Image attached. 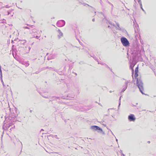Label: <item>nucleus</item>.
<instances>
[{
	"label": "nucleus",
	"mask_w": 156,
	"mask_h": 156,
	"mask_svg": "<svg viewBox=\"0 0 156 156\" xmlns=\"http://www.w3.org/2000/svg\"><path fill=\"white\" fill-rule=\"evenodd\" d=\"M110 5H111V6H112V9L113 7V5L112 3H111V4H110Z\"/></svg>",
	"instance_id": "nucleus-23"
},
{
	"label": "nucleus",
	"mask_w": 156,
	"mask_h": 156,
	"mask_svg": "<svg viewBox=\"0 0 156 156\" xmlns=\"http://www.w3.org/2000/svg\"><path fill=\"white\" fill-rule=\"evenodd\" d=\"M44 37H46V36H44Z\"/></svg>",
	"instance_id": "nucleus-48"
},
{
	"label": "nucleus",
	"mask_w": 156,
	"mask_h": 156,
	"mask_svg": "<svg viewBox=\"0 0 156 156\" xmlns=\"http://www.w3.org/2000/svg\"><path fill=\"white\" fill-rule=\"evenodd\" d=\"M90 128L94 131L99 130L98 132H100V133H101L103 131L102 129L101 128L96 126H91Z\"/></svg>",
	"instance_id": "nucleus-3"
},
{
	"label": "nucleus",
	"mask_w": 156,
	"mask_h": 156,
	"mask_svg": "<svg viewBox=\"0 0 156 156\" xmlns=\"http://www.w3.org/2000/svg\"><path fill=\"white\" fill-rule=\"evenodd\" d=\"M58 31L59 33V34L58 35L59 38H60L61 37L63 36V34L59 29L58 30Z\"/></svg>",
	"instance_id": "nucleus-8"
},
{
	"label": "nucleus",
	"mask_w": 156,
	"mask_h": 156,
	"mask_svg": "<svg viewBox=\"0 0 156 156\" xmlns=\"http://www.w3.org/2000/svg\"><path fill=\"white\" fill-rule=\"evenodd\" d=\"M120 153H121L122 155H123L124 156H125L124 154L123 153L122 150H120Z\"/></svg>",
	"instance_id": "nucleus-18"
},
{
	"label": "nucleus",
	"mask_w": 156,
	"mask_h": 156,
	"mask_svg": "<svg viewBox=\"0 0 156 156\" xmlns=\"http://www.w3.org/2000/svg\"><path fill=\"white\" fill-rule=\"evenodd\" d=\"M129 81H127L125 82V85L123 86V89L122 90L121 92H124L126 89L127 87L128 83H129Z\"/></svg>",
	"instance_id": "nucleus-6"
},
{
	"label": "nucleus",
	"mask_w": 156,
	"mask_h": 156,
	"mask_svg": "<svg viewBox=\"0 0 156 156\" xmlns=\"http://www.w3.org/2000/svg\"><path fill=\"white\" fill-rule=\"evenodd\" d=\"M80 44L81 45V44H82V43H80Z\"/></svg>",
	"instance_id": "nucleus-47"
},
{
	"label": "nucleus",
	"mask_w": 156,
	"mask_h": 156,
	"mask_svg": "<svg viewBox=\"0 0 156 156\" xmlns=\"http://www.w3.org/2000/svg\"><path fill=\"white\" fill-rule=\"evenodd\" d=\"M44 97L46 98H48V97Z\"/></svg>",
	"instance_id": "nucleus-31"
},
{
	"label": "nucleus",
	"mask_w": 156,
	"mask_h": 156,
	"mask_svg": "<svg viewBox=\"0 0 156 156\" xmlns=\"http://www.w3.org/2000/svg\"><path fill=\"white\" fill-rule=\"evenodd\" d=\"M98 64H101V65H105V63H100L99 62H98Z\"/></svg>",
	"instance_id": "nucleus-21"
},
{
	"label": "nucleus",
	"mask_w": 156,
	"mask_h": 156,
	"mask_svg": "<svg viewBox=\"0 0 156 156\" xmlns=\"http://www.w3.org/2000/svg\"><path fill=\"white\" fill-rule=\"evenodd\" d=\"M11 126V124L10 123H8L6 124V127L7 129H8L10 128Z\"/></svg>",
	"instance_id": "nucleus-11"
},
{
	"label": "nucleus",
	"mask_w": 156,
	"mask_h": 156,
	"mask_svg": "<svg viewBox=\"0 0 156 156\" xmlns=\"http://www.w3.org/2000/svg\"><path fill=\"white\" fill-rule=\"evenodd\" d=\"M29 63L27 62H26L25 63V65L26 66H29Z\"/></svg>",
	"instance_id": "nucleus-17"
},
{
	"label": "nucleus",
	"mask_w": 156,
	"mask_h": 156,
	"mask_svg": "<svg viewBox=\"0 0 156 156\" xmlns=\"http://www.w3.org/2000/svg\"><path fill=\"white\" fill-rule=\"evenodd\" d=\"M6 8H8L9 7V6L8 5H7L6 6V7H5Z\"/></svg>",
	"instance_id": "nucleus-26"
},
{
	"label": "nucleus",
	"mask_w": 156,
	"mask_h": 156,
	"mask_svg": "<svg viewBox=\"0 0 156 156\" xmlns=\"http://www.w3.org/2000/svg\"><path fill=\"white\" fill-rule=\"evenodd\" d=\"M24 28L26 29H29V28L28 27H25Z\"/></svg>",
	"instance_id": "nucleus-28"
},
{
	"label": "nucleus",
	"mask_w": 156,
	"mask_h": 156,
	"mask_svg": "<svg viewBox=\"0 0 156 156\" xmlns=\"http://www.w3.org/2000/svg\"><path fill=\"white\" fill-rule=\"evenodd\" d=\"M136 0L138 1V3H139V4H140V5L142 6V3L141 1V0Z\"/></svg>",
	"instance_id": "nucleus-13"
},
{
	"label": "nucleus",
	"mask_w": 156,
	"mask_h": 156,
	"mask_svg": "<svg viewBox=\"0 0 156 156\" xmlns=\"http://www.w3.org/2000/svg\"><path fill=\"white\" fill-rule=\"evenodd\" d=\"M40 37V36H36L35 37V38L36 39H38Z\"/></svg>",
	"instance_id": "nucleus-20"
},
{
	"label": "nucleus",
	"mask_w": 156,
	"mask_h": 156,
	"mask_svg": "<svg viewBox=\"0 0 156 156\" xmlns=\"http://www.w3.org/2000/svg\"><path fill=\"white\" fill-rule=\"evenodd\" d=\"M20 2H22V1H20Z\"/></svg>",
	"instance_id": "nucleus-44"
},
{
	"label": "nucleus",
	"mask_w": 156,
	"mask_h": 156,
	"mask_svg": "<svg viewBox=\"0 0 156 156\" xmlns=\"http://www.w3.org/2000/svg\"><path fill=\"white\" fill-rule=\"evenodd\" d=\"M112 24H113V25H113L114 27L115 26V25L114 24L112 23Z\"/></svg>",
	"instance_id": "nucleus-35"
},
{
	"label": "nucleus",
	"mask_w": 156,
	"mask_h": 156,
	"mask_svg": "<svg viewBox=\"0 0 156 156\" xmlns=\"http://www.w3.org/2000/svg\"><path fill=\"white\" fill-rule=\"evenodd\" d=\"M0 77H2V70H1V67L0 66Z\"/></svg>",
	"instance_id": "nucleus-15"
},
{
	"label": "nucleus",
	"mask_w": 156,
	"mask_h": 156,
	"mask_svg": "<svg viewBox=\"0 0 156 156\" xmlns=\"http://www.w3.org/2000/svg\"><path fill=\"white\" fill-rule=\"evenodd\" d=\"M140 6V8H141L142 9V10L144 12V11H144V10L143 9V8H142V6Z\"/></svg>",
	"instance_id": "nucleus-22"
},
{
	"label": "nucleus",
	"mask_w": 156,
	"mask_h": 156,
	"mask_svg": "<svg viewBox=\"0 0 156 156\" xmlns=\"http://www.w3.org/2000/svg\"><path fill=\"white\" fill-rule=\"evenodd\" d=\"M99 105H100V103H99L98 104Z\"/></svg>",
	"instance_id": "nucleus-46"
},
{
	"label": "nucleus",
	"mask_w": 156,
	"mask_h": 156,
	"mask_svg": "<svg viewBox=\"0 0 156 156\" xmlns=\"http://www.w3.org/2000/svg\"><path fill=\"white\" fill-rule=\"evenodd\" d=\"M110 130V131H111V132L112 133V134L114 136V135L113 133L112 132L111 130Z\"/></svg>",
	"instance_id": "nucleus-32"
},
{
	"label": "nucleus",
	"mask_w": 156,
	"mask_h": 156,
	"mask_svg": "<svg viewBox=\"0 0 156 156\" xmlns=\"http://www.w3.org/2000/svg\"><path fill=\"white\" fill-rule=\"evenodd\" d=\"M62 98H63L64 99H67V98H63V97H62Z\"/></svg>",
	"instance_id": "nucleus-30"
},
{
	"label": "nucleus",
	"mask_w": 156,
	"mask_h": 156,
	"mask_svg": "<svg viewBox=\"0 0 156 156\" xmlns=\"http://www.w3.org/2000/svg\"><path fill=\"white\" fill-rule=\"evenodd\" d=\"M115 23H116V24L117 25V27H116V28L117 29L119 30H121V28L119 26V24L118 23H117L115 21Z\"/></svg>",
	"instance_id": "nucleus-9"
},
{
	"label": "nucleus",
	"mask_w": 156,
	"mask_h": 156,
	"mask_svg": "<svg viewBox=\"0 0 156 156\" xmlns=\"http://www.w3.org/2000/svg\"><path fill=\"white\" fill-rule=\"evenodd\" d=\"M92 21H93V22H94V21H95V19H94V18H93V19H92Z\"/></svg>",
	"instance_id": "nucleus-29"
},
{
	"label": "nucleus",
	"mask_w": 156,
	"mask_h": 156,
	"mask_svg": "<svg viewBox=\"0 0 156 156\" xmlns=\"http://www.w3.org/2000/svg\"><path fill=\"white\" fill-rule=\"evenodd\" d=\"M103 125H104L105 126H106L105 125H104V124H103Z\"/></svg>",
	"instance_id": "nucleus-42"
},
{
	"label": "nucleus",
	"mask_w": 156,
	"mask_h": 156,
	"mask_svg": "<svg viewBox=\"0 0 156 156\" xmlns=\"http://www.w3.org/2000/svg\"><path fill=\"white\" fill-rule=\"evenodd\" d=\"M136 105H138V103H136Z\"/></svg>",
	"instance_id": "nucleus-45"
},
{
	"label": "nucleus",
	"mask_w": 156,
	"mask_h": 156,
	"mask_svg": "<svg viewBox=\"0 0 156 156\" xmlns=\"http://www.w3.org/2000/svg\"><path fill=\"white\" fill-rule=\"evenodd\" d=\"M110 109H108V112H109V110Z\"/></svg>",
	"instance_id": "nucleus-40"
},
{
	"label": "nucleus",
	"mask_w": 156,
	"mask_h": 156,
	"mask_svg": "<svg viewBox=\"0 0 156 156\" xmlns=\"http://www.w3.org/2000/svg\"><path fill=\"white\" fill-rule=\"evenodd\" d=\"M44 130L43 129H42L41 130V131H43Z\"/></svg>",
	"instance_id": "nucleus-41"
},
{
	"label": "nucleus",
	"mask_w": 156,
	"mask_h": 156,
	"mask_svg": "<svg viewBox=\"0 0 156 156\" xmlns=\"http://www.w3.org/2000/svg\"><path fill=\"white\" fill-rule=\"evenodd\" d=\"M101 14H102V15H103L104 16V14H103V13H102V12H101Z\"/></svg>",
	"instance_id": "nucleus-36"
},
{
	"label": "nucleus",
	"mask_w": 156,
	"mask_h": 156,
	"mask_svg": "<svg viewBox=\"0 0 156 156\" xmlns=\"http://www.w3.org/2000/svg\"><path fill=\"white\" fill-rule=\"evenodd\" d=\"M116 142H118V139H116Z\"/></svg>",
	"instance_id": "nucleus-34"
},
{
	"label": "nucleus",
	"mask_w": 156,
	"mask_h": 156,
	"mask_svg": "<svg viewBox=\"0 0 156 156\" xmlns=\"http://www.w3.org/2000/svg\"><path fill=\"white\" fill-rule=\"evenodd\" d=\"M121 41L124 46L126 47L129 45V41L126 38L124 37H121Z\"/></svg>",
	"instance_id": "nucleus-2"
},
{
	"label": "nucleus",
	"mask_w": 156,
	"mask_h": 156,
	"mask_svg": "<svg viewBox=\"0 0 156 156\" xmlns=\"http://www.w3.org/2000/svg\"><path fill=\"white\" fill-rule=\"evenodd\" d=\"M112 90H110V93H112Z\"/></svg>",
	"instance_id": "nucleus-37"
},
{
	"label": "nucleus",
	"mask_w": 156,
	"mask_h": 156,
	"mask_svg": "<svg viewBox=\"0 0 156 156\" xmlns=\"http://www.w3.org/2000/svg\"><path fill=\"white\" fill-rule=\"evenodd\" d=\"M147 142L148 143H150V141H148Z\"/></svg>",
	"instance_id": "nucleus-38"
},
{
	"label": "nucleus",
	"mask_w": 156,
	"mask_h": 156,
	"mask_svg": "<svg viewBox=\"0 0 156 156\" xmlns=\"http://www.w3.org/2000/svg\"><path fill=\"white\" fill-rule=\"evenodd\" d=\"M138 76V73H135L134 76L135 78L136 79V84L139 89L140 91L143 94H145L143 92V83L141 79L139 77L136 78Z\"/></svg>",
	"instance_id": "nucleus-1"
},
{
	"label": "nucleus",
	"mask_w": 156,
	"mask_h": 156,
	"mask_svg": "<svg viewBox=\"0 0 156 156\" xmlns=\"http://www.w3.org/2000/svg\"><path fill=\"white\" fill-rule=\"evenodd\" d=\"M128 119L130 121H134L136 118L133 114H131L128 116Z\"/></svg>",
	"instance_id": "nucleus-5"
},
{
	"label": "nucleus",
	"mask_w": 156,
	"mask_h": 156,
	"mask_svg": "<svg viewBox=\"0 0 156 156\" xmlns=\"http://www.w3.org/2000/svg\"><path fill=\"white\" fill-rule=\"evenodd\" d=\"M121 97H122V96H121L120 97V98H119V106H118V108H119L120 107V104H121Z\"/></svg>",
	"instance_id": "nucleus-10"
},
{
	"label": "nucleus",
	"mask_w": 156,
	"mask_h": 156,
	"mask_svg": "<svg viewBox=\"0 0 156 156\" xmlns=\"http://www.w3.org/2000/svg\"><path fill=\"white\" fill-rule=\"evenodd\" d=\"M108 28H110V26H108Z\"/></svg>",
	"instance_id": "nucleus-33"
},
{
	"label": "nucleus",
	"mask_w": 156,
	"mask_h": 156,
	"mask_svg": "<svg viewBox=\"0 0 156 156\" xmlns=\"http://www.w3.org/2000/svg\"><path fill=\"white\" fill-rule=\"evenodd\" d=\"M32 111L31 110H30V112H32Z\"/></svg>",
	"instance_id": "nucleus-39"
},
{
	"label": "nucleus",
	"mask_w": 156,
	"mask_h": 156,
	"mask_svg": "<svg viewBox=\"0 0 156 156\" xmlns=\"http://www.w3.org/2000/svg\"><path fill=\"white\" fill-rule=\"evenodd\" d=\"M86 5H87L88 6H90V7L91 8H93V9H94V8L92 7V6H90L89 5H88V4H86Z\"/></svg>",
	"instance_id": "nucleus-25"
},
{
	"label": "nucleus",
	"mask_w": 156,
	"mask_h": 156,
	"mask_svg": "<svg viewBox=\"0 0 156 156\" xmlns=\"http://www.w3.org/2000/svg\"><path fill=\"white\" fill-rule=\"evenodd\" d=\"M65 22L64 20L58 21L56 24L57 26L59 27H62L65 25Z\"/></svg>",
	"instance_id": "nucleus-4"
},
{
	"label": "nucleus",
	"mask_w": 156,
	"mask_h": 156,
	"mask_svg": "<svg viewBox=\"0 0 156 156\" xmlns=\"http://www.w3.org/2000/svg\"><path fill=\"white\" fill-rule=\"evenodd\" d=\"M49 68L50 70H55L54 68L52 67H49V68L48 67H46V68Z\"/></svg>",
	"instance_id": "nucleus-16"
},
{
	"label": "nucleus",
	"mask_w": 156,
	"mask_h": 156,
	"mask_svg": "<svg viewBox=\"0 0 156 156\" xmlns=\"http://www.w3.org/2000/svg\"><path fill=\"white\" fill-rule=\"evenodd\" d=\"M106 2L109 4H111V3L109 2L108 0L106 1Z\"/></svg>",
	"instance_id": "nucleus-24"
},
{
	"label": "nucleus",
	"mask_w": 156,
	"mask_h": 156,
	"mask_svg": "<svg viewBox=\"0 0 156 156\" xmlns=\"http://www.w3.org/2000/svg\"><path fill=\"white\" fill-rule=\"evenodd\" d=\"M75 74L76 75H77V74L76 73H75Z\"/></svg>",
	"instance_id": "nucleus-43"
},
{
	"label": "nucleus",
	"mask_w": 156,
	"mask_h": 156,
	"mask_svg": "<svg viewBox=\"0 0 156 156\" xmlns=\"http://www.w3.org/2000/svg\"><path fill=\"white\" fill-rule=\"evenodd\" d=\"M134 73V72H133V69H132V76H133V73Z\"/></svg>",
	"instance_id": "nucleus-27"
},
{
	"label": "nucleus",
	"mask_w": 156,
	"mask_h": 156,
	"mask_svg": "<svg viewBox=\"0 0 156 156\" xmlns=\"http://www.w3.org/2000/svg\"><path fill=\"white\" fill-rule=\"evenodd\" d=\"M105 67H106V68H107L108 69H110V68H109V67L107 65H106V64H105Z\"/></svg>",
	"instance_id": "nucleus-19"
},
{
	"label": "nucleus",
	"mask_w": 156,
	"mask_h": 156,
	"mask_svg": "<svg viewBox=\"0 0 156 156\" xmlns=\"http://www.w3.org/2000/svg\"><path fill=\"white\" fill-rule=\"evenodd\" d=\"M135 73H138V67H137L135 69Z\"/></svg>",
	"instance_id": "nucleus-14"
},
{
	"label": "nucleus",
	"mask_w": 156,
	"mask_h": 156,
	"mask_svg": "<svg viewBox=\"0 0 156 156\" xmlns=\"http://www.w3.org/2000/svg\"><path fill=\"white\" fill-rule=\"evenodd\" d=\"M0 80H1L2 82V83L3 85V86H5V85H4V82L3 81V80H2V77H0Z\"/></svg>",
	"instance_id": "nucleus-12"
},
{
	"label": "nucleus",
	"mask_w": 156,
	"mask_h": 156,
	"mask_svg": "<svg viewBox=\"0 0 156 156\" xmlns=\"http://www.w3.org/2000/svg\"><path fill=\"white\" fill-rule=\"evenodd\" d=\"M103 21L105 23H106L107 24H108V23L110 25H113L112 23L110 21L108 20L105 17L103 19Z\"/></svg>",
	"instance_id": "nucleus-7"
}]
</instances>
